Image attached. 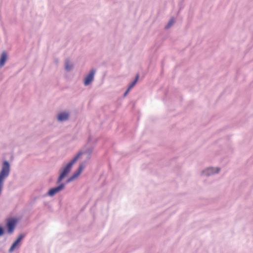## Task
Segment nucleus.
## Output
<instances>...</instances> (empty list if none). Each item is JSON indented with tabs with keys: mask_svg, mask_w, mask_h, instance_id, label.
<instances>
[{
	"mask_svg": "<svg viewBox=\"0 0 253 253\" xmlns=\"http://www.w3.org/2000/svg\"><path fill=\"white\" fill-rule=\"evenodd\" d=\"M81 153H79L73 159V160L69 163L63 169L62 171L60 173L58 179V182H60L62 179L68 174V173L70 171L71 168L73 164L77 161L78 158H79Z\"/></svg>",
	"mask_w": 253,
	"mask_h": 253,
	"instance_id": "nucleus-1",
	"label": "nucleus"
},
{
	"mask_svg": "<svg viewBox=\"0 0 253 253\" xmlns=\"http://www.w3.org/2000/svg\"><path fill=\"white\" fill-rule=\"evenodd\" d=\"M17 222V220L16 218L9 219L7 222V226L8 228V232L9 233L13 232L15 225Z\"/></svg>",
	"mask_w": 253,
	"mask_h": 253,
	"instance_id": "nucleus-2",
	"label": "nucleus"
},
{
	"mask_svg": "<svg viewBox=\"0 0 253 253\" xmlns=\"http://www.w3.org/2000/svg\"><path fill=\"white\" fill-rule=\"evenodd\" d=\"M64 184L62 183L56 187L51 188L49 190L48 192V195L50 196H53L55 194L58 193L59 191L62 190L64 188Z\"/></svg>",
	"mask_w": 253,
	"mask_h": 253,
	"instance_id": "nucleus-3",
	"label": "nucleus"
},
{
	"mask_svg": "<svg viewBox=\"0 0 253 253\" xmlns=\"http://www.w3.org/2000/svg\"><path fill=\"white\" fill-rule=\"evenodd\" d=\"M95 70H92L89 74L86 76L84 81L85 85H87L92 81L95 74Z\"/></svg>",
	"mask_w": 253,
	"mask_h": 253,
	"instance_id": "nucleus-4",
	"label": "nucleus"
},
{
	"mask_svg": "<svg viewBox=\"0 0 253 253\" xmlns=\"http://www.w3.org/2000/svg\"><path fill=\"white\" fill-rule=\"evenodd\" d=\"M24 236L22 234H21L19 236L16 240L13 243L11 247L9 250V253H12L15 248L18 246L20 241L23 238Z\"/></svg>",
	"mask_w": 253,
	"mask_h": 253,
	"instance_id": "nucleus-5",
	"label": "nucleus"
},
{
	"mask_svg": "<svg viewBox=\"0 0 253 253\" xmlns=\"http://www.w3.org/2000/svg\"><path fill=\"white\" fill-rule=\"evenodd\" d=\"M84 168L83 165H81L78 170L73 174V175L68 179V181L69 182L77 178L81 174L84 169Z\"/></svg>",
	"mask_w": 253,
	"mask_h": 253,
	"instance_id": "nucleus-6",
	"label": "nucleus"
},
{
	"mask_svg": "<svg viewBox=\"0 0 253 253\" xmlns=\"http://www.w3.org/2000/svg\"><path fill=\"white\" fill-rule=\"evenodd\" d=\"M68 113L65 112L60 113L58 116V119L60 121L67 120L68 119Z\"/></svg>",
	"mask_w": 253,
	"mask_h": 253,
	"instance_id": "nucleus-7",
	"label": "nucleus"
},
{
	"mask_svg": "<svg viewBox=\"0 0 253 253\" xmlns=\"http://www.w3.org/2000/svg\"><path fill=\"white\" fill-rule=\"evenodd\" d=\"M7 55L5 52H3L0 59V67L3 66L6 60Z\"/></svg>",
	"mask_w": 253,
	"mask_h": 253,
	"instance_id": "nucleus-8",
	"label": "nucleus"
},
{
	"mask_svg": "<svg viewBox=\"0 0 253 253\" xmlns=\"http://www.w3.org/2000/svg\"><path fill=\"white\" fill-rule=\"evenodd\" d=\"M219 171V169L218 168L213 169L212 168H209L206 170L208 174L218 173Z\"/></svg>",
	"mask_w": 253,
	"mask_h": 253,
	"instance_id": "nucleus-9",
	"label": "nucleus"
},
{
	"mask_svg": "<svg viewBox=\"0 0 253 253\" xmlns=\"http://www.w3.org/2000/svg\"><path fill=\"white\" fill-rule=\"evenodd\" d=\"M138 77H139L138 75H137L136 76L135 80H134V81L128 86L129 89H131L132 87H133L134 86V85L136 84V83H137V82L138 81Z\"/></svg>",
	"mask_w": 253,
	"mask_h": 253,
	"instance_id": "nucleus-10",
	"label": "nucleus"
},
{
	"mask_svg": "<svg viewBox=\"0 0 253 253\" xmlns=\"http://www.w3.org/2000/svg\"><path fill=\"white\" fill-rule=\"evenodd\" d=\"M174 18H171L168 24V25L166 26V28L167 29L169 28L174 23Z\"/></svg>",
	"mask_w": 253,
	"mask_h": 253,
	"instance_id": "nucleus-11",
	"label": "nucleus"
},
{
	"mask_svg": "<svg viewBox=\"0 0 253 253\" xmlns=\"http://www.w3.org/2000/svg\"><path fill=\"white\" fill-rule=\"evenodd\" d=\"M72 67V65H70V63L68 61H66L65 63V68L66 70H69Z\"/></svg>",
	"mask_w": 253,
	"mask_h": 253,
	"instance_id": "nucleus-12",
	"label": "nucleus"
},
{
	"mask_svg": "<svg viewBox=\"0 0 253 253\" xmlns=\"http://www.w3.org/2000/svg\"><path fill=\"white\" fill-rule=\"evenodd\" d=\"M3 234V229L2 227L0 226V236L2 235Z\"/></svg>",
	"mask_w": 253,
	"mask_h": 253,
	"instance_id": "nucleus-13",
	"label": "nucleus"
},
{
	"mask_svg": "<svg viewBox=\"0 0 253 253\" xmlns=\"http://www.w3.org/2000/svg\"><path fill=\"white\" fill-rule=\"evenodd\" d=\"M130 89H129V88L128 87L127 89L126 90V92L125 93V96H126L127 93L128 92V91H129Z\"/></svg>",
	"mask_w": 253,
	"mask_h": 253,
	"instance_id": "nucleus-14",
	"label": "nucleus"
}]
</instances>
